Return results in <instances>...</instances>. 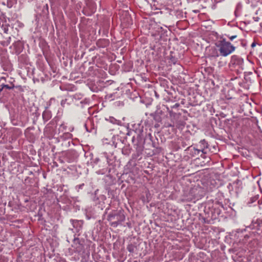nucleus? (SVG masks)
Masks as SVG:
<instances>
[{
  "label": "nucleus",
  "mask_w": 262,
  "mask_h": 262,
  "mask_svg": "<svg viewBox=\"0 0 262 262\" xmlns=\"http://www.w3.org/2000/svg\"><path fill=\"white\" fill-rule=\"evenodd\" d=\"M170 62L173 64H176L177 62V59L174 57H171L170 59Z\"/></svg>",
  "instance_id": "obj_33"
},
{
  "label": "nucleus",
  "mask_w": 262,
  "mask_h": 262,
  "mask_svg": "<svg viewBox=\"0 0 262 262\" xmlns=\"http://www.w3.org/2000/svg\"><path fill=\"white\" fill-rule=\"evenodd\" d=\"M104 42V43H107V40H99V41L97 42V45H98V46H99L100 47H105V45H104V46H102H102H101V45H100V43H101V42Z\"/></svg>",
  "instance_id": "obj_31"
},
{
  "label": "nucleus",
  "mask_w": 262,
  "mask_h": 262,
  "mask_svg": "<svg viewBox=\"0 0 262 262\" xmlns=\"http://www.w3.org/2000/svg\"><path fill=\"white\" fill-rule=\"evenodd\" d=\"M143 130H139V133H137L136 136H134L132 138V143L134 147L136 149V155L137 157L141 156L144 150V138L143 134Z\"/></svg>",
  "instance_id": "obj_4"
},
{
  "label": "nucleus",
  "mask_w": 262,
  "mask_h": 262,
  "mask_svg": "<svg viewBox=\"0 0 262 262\" xmlns=\"http://www.w3.org/2000/svg\"><path fill=\"white\" fill-rule=\"evenodd\" d=\"M186 150L192 157H195L199 156L201 152L199 149H197L194 147H192V146H189Z\"/></svg>",
  "instance_id": "obj_11"
},
{
  "label": "nucleus",
  "mask_w": 262,
  "mask_h": 262,
  "mask_svg": "<svg viewBox=\"0 0 262 262\" xmlns=\"http://www.w3.org/2000/svg\"><path fill=\"white\" fill-rule=\"evenodd\" d=\"M84 243V240L80 239L79 238H74L72 247L76 252L78 253H83L85 251Z\"/></svg>",
  "instance_id": "obj_6"
},
{
  "label": "nucleus",
  "mask_w": 262,
  "mask_h": 262,
  "mask_svg": "<svg viewBox=\"0 0 262 262\" xmlns=\"http://www.w3.org/2000/svg\"><path fill=\"white\" fill-rule=\"evenodd\" d=\"M122 154H124V155H128L129 154V153L128 152V151L126 149H123L122 150Z\"/></svg>",
  "instance_id": "obj_36"
},
{
  "label": "nucleus",
  "mask_w": 262,
  "mask_h": 262,
  "mask_svg": "<svg viewBox=\"0 0 262 262\" xmlns=\"http://www.w3.org/2000/svg\"><path fill=\"white\" fill-rule=\"evenodd\" d=\"M228 38L230 40H233L234 39L236 38L237 37V35H232V36H228Z\"/></svg>",
  "instance_id": "obj_35"
},
{
  "label": "nucleus",
  "mask_w": 262,
  "mask_h": 262,
  "mask_svg": "<svg viewBox=\"0 0 262 262\" xmlns=\"http://www.w3.org/2000/svg\"><path fill=\"white\" fill-rule=\"evenodd\" d=\"M4 20L5 21V23H6L5 16L4 14L2 12L0 14V26H1L2 21H3Z\"/></svg>",
  "instance_id": "obj_24"
},
{
  "label": "nucleus",
  "mask_w": 262,
  "mask_h": 262,
  "mask_svg": "<svg viewBox=\"0 0 262 262\" xmlns=\"http://www.w3.org/2000/svg\"><path fill=\"white\" fill-rule=\"evenodd\" d=\"M50 3L52 4H57L59 5H65L67 4L68 0H50Z\"/></svg>",
  "instance_id": "obj_14"
},
{
  "label": "nucleus",
  "mask_w": 262,
  "mask_h": 262,
  "mask_svg": "<svg viewBox=\"0 0 262 262\" xmlns=\"http://www.w3.org/2000/svg\"><path fill=\"white\" fill-rule=\"evenodd\" d=\"M198 146L200 147L199 149L203 154H206L207 153V149L208 148L209 145L205 139L201 140L200 141Z\"/></svg>",
  "instance_id": "obj_10"
},
{
  "label": "nucleus",
  "mask_w": 262,
  "mask_h": 262,
  "mask_svg": "<svg viewBox=\"0 0 262 262\" xmlns=\"http://www.w3.org/2000/svg\"><path fill=\"white\" fill-rule=\"evenodd\" d=\"M185 122L183 121H178L176 123V126L180 129H183L185 125Z\"/></svg>",
  "instance_id": "obj_17"
},
{
  "label": "nucleus",
  "mask_w": 262,
  "mask_h": 262,
  "mask_svg": "<svg viewBox=\"0 0 262 262\" xmlns=\"http://www.w3.org/2000/svg\"><path fill=\"white\" fill-rule=\"evenodd\" d=\"M244 63V60L242 58L237 55H233L231 57L230 65L234 67H242Z\"/></svg>",
  "instance_id": "obj_7"
},
{
  "label": "nucleus",
  "mask_w": 262,
  "mask_h": 262,
  "mask_svg": "<svg viewBox=\"0 0 262 262\" xmlns=\"http://www.w3.org/2000/svg\"><path fill=\"white\" fill-rule=\"evenodd\" d=\"M109 121L114 124H117L118 125H121L122 124V122L120 120H117L114 118L113 117H110L108 119Z\"/></svg>",
  "instance_id": "obj_16"
},
{
  "label": "nucleus",
  "mask_w": 262,
  "mask_h": 262,
  "mask_svg": "<svg viewBox=\"0 0 262 262\" xmlns=\"http://www.w3.org/2000/svg\"><path fill=\"white\" fill-rule=\"evenodd\" d=\"M217 205L223 207V204H221L218 201H216L211 206L210 204H208L205 207L204 213L201 215L200 218V220L203 223L212 224L213 221L218 217L221 213V210L216 207Z\"/></svg>",
  "instance_id": "obj_1"
},
{
  "label": "nucleus",
  "mask_w": 262,
  "mask_h": 262,
  "mask_svg": "<svg viewBox=\"0 0 262 262\" xmlns=\"http://www.w3.org/2000/svg\"><path fill=\"white\" fill-rule=\"evenodd\" d=\"M257 199V198L255 196V197H252V198H251L250 199V202H249V204H251V203H253L254 202H255Z\"/></svg>",
  "instance_id": "obj_30"
},
{
  "label": "nucleus",
  "mask_w": 262,
  "mask_h": 262,
  "mask_svg": "<svg viewBox=\"0 0 262 262\" xmlns=\"http://www.w3.org/2000/svg\"><path fill=\"white\" fill-rule=\"evenodd\" d=\"M106 163L104 162L103 163V164L101 162L99 164L98 167L100 168L99 170L96 171V173L98 174H105L107 173H110L111 169L110 168L107 167V165L114 166L115 164H114V161L113 160L110 159L108 156H106Z\"/></svg>",
  "instance_id": "obj_5"
},
{
  "label": "nucleus",
  "mask_w": 262,
  "mask_h": 262,
  "mask_svg": "<svg viewBox=\"0 0 262 262\" xmlns=\"http://www.w3.org/2000/svg\"><path fill=\"white\" fill-rule=\"evenodd\" d=\"M157 111H159V115L161 116V115L162 114V111L161 110H157Z\"/></svg>",
  "instance_id": "obj_39"
},
{
  "label": "nucleus",
  "mask_w": 262,
  "mask_h": 262,
  "mask_svg": "<svg viewBox=\"0 0 262 262\" xmlns=\"http://www.w3.org/2000/svg\"><path fill=\"white\" fill-rule=\"evenodd\" d=\"M89 125H92V123H91V121H90V120L86 121V122L84 123V127H85V129L87 132L92 133L93 131L95 130V128L94 127H91V128H89L88 127V126Z\"/></svg>",
  "instance_id": "obj_15"
},
{
  "label": "nucleus",
  "mask_w": 262,
  "mask_h": 262,
  "mask_svg": "<svg viewBox=\"0 0 262 262\" xmlns=\"http://www.w3.org/2000/svg\"><path fill=\"white\" fill-rule=\"evenodd\" d=\"M166 108L170 116V117L174 116V115L176 114V113H174L172 110H170L168 107H166Z\"/></svg>",
  "instance_id": "obj_27"
},
{
  "label": "nucleus",
  "mask_w": 262,
  "mask_h": 262,
  "mask_svg": "<svg viewBox=\"0 0 262 262\" xmlns=\"http://www.w3.org/2000/svg\"><path fill=\"white\" fill-rule=\"evenodd\" d=\"M73 135L72 134L70 133L69 132H66L63 133L62 135L60 136V138L62 140H66L68 139H70L72 138Z\"/></svg>",
  "instance_id": "obj_13"
},
{
  "label": "nucleus",
  "mask_w": 262,
  "mask_h": 262,
  "mask_svg": "<svg viewBox=\"0 0 262 262\" xmlns=\"http://www.w3.org/2000/svg\"><path fill=\"white\" fill-rule=\"evenodd\" d=\"M9 25H8V24H3L2 25V28H3V30L4 32V33H8V28H9Z\"/></svg>",
  "instance_id": "obj_23"
},
{
  "label": "nucleus",
  "mask_w": 262,
  "mask_h": 262,
  "mask_svg": "<svg viewBox=\"0 0 262 262\" xmlns=\"http://www.w3.org/2000/svg\"><path fill=\"white\" fill-rule=\"evenodd\" d=\"M180 106V104L179 103H176V104H174L172 106H171V109H173V108H178Z\"/></svg>",
  "instance_id": "obj_34"
},
{
  "label": "nucleus",
  "mask_w": 262,
  "mask_h": 262,
  "mask_svg": "<svg viewBox=\"0 0 262 262\" xmlns=\"http://www.w3.org/2000/svg\"><path fill=\"white\" fill-rule=\"evenodd\" d=\"M46 8H47V9H48V4L46 5Z\"/></svg>",
  "instance_id": "obj_41"
},
{
  "label": "nucleus",
  "mask_w": 262,
  "mask_h": 262,
  "mask_svg": "<svg viewBox=\"0 0 262 262\" xmlns=\"http://www.w3.org/2000/svg\"><path fill=\"white\" fill-rule=\"evenodd\" d=\"M17 43H20V42H19V41H18V42H17Z\"/></svg>",
  "instance_id": "obj_44"
},
{
  "label": "nucleus",
  "mask_w": 262,
  "mask_h": 262,
  "mask_svg": "<svg viewBox=\"0 0 262 262\" xmlns=\"http://www.w3.org/2000/svg\"><path fill=\"white\" fill-rule=\"evenodd\" d=\"M215 45L220 52V55L223 57L231 54L235 50V47L230 42L226 41V39L223 37L217 40Z\"/></svg>",
  "instance_id": "obj_2"
},
{
  "label": "nucleus",
  "mask_w": 262,
  "mask_h": 262,
  "mask_svg": "<svg viewBox=\"0 0 262 262\" xmlns=\"http://www.w3.org/2000/svg\"><path fill=\"white\" fill-rule=\"evenodd\" d=\"M168 126H172V125L170 124L169 125H168Z\"/></svg>",
  "instance_id": "obj_45"
},
{
  "label": "nucleus",
  "mask_w": 262,
  "mask_h": 262,
  "mask_svg": "<svg viewBox=\"0 0 262 262\" xmlns=\"http://www.w3.org/2000/svg\"><path fill=\"white\" fill-rule=\"evenodd\" d=\"M148 136L149 140H150V141L151 142V146L152 147L157 148V147L156 146V143L155 142H154V141L152 139V137L151 134H148Z\"/></svg>",
  "instance_id": "obj_20"
},
{
  "label": "nucleus",
  "mask_w": 262,
  "mask_h": 262,
  "mask_svg": "<svg viewBox=\"0 0 262 262\" xmlns=\"http://www.w3.org/2000/svg\"><path fill=\"white\" fill-rule=\"evenodd\" d=\"M259 25L260 28H262V22L260 23Z\"/></svg>",
  "instance_id": "obj_40"
},
{
  "label": "nucleus",
  "mask_w": 262,
  "mask_h": 262,
  "mask_svg": "<svg viewBox=\"0 0 262 262\" xmlns=\"http://www.w3.org/2000/svg\"><path fill=\"white\" fill-rule=\"evenodd\" d=\"M210 55H211V56L214 57H217L219 56V54L217 51L215 49L213 50L212 53Z\"/></svg>",
  "instance_id": "obj_25"
},
{
  "label": "nucleus",
  "mask_w": 262,
  "mask_h": 262,
  "mask_svg": "<svg viewBox=\"0 0 262 262\" xmlns=\"http://www.w3.org/2000/svg\"><path fill=\"white\" fill-rule=\"evenodd\" d=\"M137 249V247L133 244H130L127 246V250L130 253H134Z\"/></svg>",
  "instance_id": "obj_18"
},
{
  "label": "nucleus",
  "mask_w": 262,
  "mask_h": 262,
  "mask_svg": "<svg viewBox=\"0 0 262 262\" xmlns=\"http://www.w3.org/2000/svg\"><path fill=\"white\" fill-rule=\"evenodd\" d=\"M70 222L73 225V227L75 229L76 232H79L82 227L83 222L82 220H77L71 219Z\"/></svg>",
  "instance_id": "obj_9"
},
{
  "label": "nucleus",
  "mask_w": 262,
  "mask_h": 262,
  "mask_svg": "<svg viewBox=\"0 0 262 262\" xmlns=\"http://www.w3.org/2000/svg\"><path fill=\"white\" fill-rule=\"evenodd\" d=\"M42 119L45 122H47L52 117V114L51 111L46 110L42 113Z\"/></svg>",
  "instance_id": "obj_12"
},
{
  "label": "nucleus",
  "mask_w": 262,
  "mask_h": 262,
  "mask_svg": "<svg viewBox=\"0 0 262 262\" xmlns=\"http://www.w3.org/2000/svg\"><path fill=\"white\" fill-rule=\"evenodd\" d=\"M15 89L16 90H17V92H23L24 91V88L20 85H15L14 84V87H13V89Z\"/></svg>",
  "instance_id": "obj_21"
},
{
  "label": "nucleus",
  "mask_w": 262,
  "mask_h": 262,
  "mask_svg": "<svg viewBox=\"0 0 262 262\" xmlns=\"http://www.w3.org/2000/svg\"><path fill=\"white\" fill-rule=\"evenodd\" d=\"M158 29H162V27H160V28H158Z\"/></svg>",
  "instance_id": "obj_43"
},
{
  "label": "nucleus",
  "mask_w": 262,
  "mask_h": 262,
  "mask_svg": "<svg viewBox=\"0 0 262 262\" xmlns=\"http://www.w3.org/2000/svg\"><path fill=\"white\" fill-rule=\"evenodd\" d=\"M256 43L254 41V42H252L251 46L252 48H254V47L256 46Z\"/></svg>",
  "instance_id": "obj_38"
},
{
  "label": "nucleus",
  "mask_w": 262,
  "mask_h": 262,
  "mask_svg": "<svg viewBox=\"0 0 262 262\" xmlns=\"http://www.w3.org/2000/svg\"><path fill=\"white\" fill-rule=\"evenodd\" d=\"M84 186V184L82 183L81 184H80L79 185H77L75 187V189L77 191H79L80 189H82Z\"/></svg>",
  "instance_id": "obj_26"
},
{
  "label": "nucleus",
  "mask_w": 262,
  "mask_h": 262,
  "mask_svg": "<svg viewBox=\"0 0 262 262\" xmlns=\"http://www.w3.org/2000/svg\"><path fill=\"white\" fill-rule=\"evenodd\" d=\"M195 189H191L187 193H185L183 201L185 202H191L195 200L196 199V195L195 194Z\"/></svg>",
  "instance_id": "obj_8"
},
{
  "label": "nucleus",
  "mask_w": 262,
  "mask_h": 262,
  "mask_svg": "<svg viewBox=\"0 0 262 262\" xmlns=\"http://www.w3.org/2000/svg\"><path fill=\"white\" fill-rule=\"evenodd\" d=\"M253 19L255 21H258L259 20V18L258 17H254Z\"/></svg>",
  "instance_id": "obj_37"
},
{
  "label": "nucleus",
  "mask_w": 262,
  "mask_h": 262,
  "mask_svg": "<svg viewBox=\"0 0 262 262\" xmlns=\"http://www.w3.org/2000/svg\"><path fill=\"white\" fill-rule=\"evenodd\" d=\"M101 159L98 158H96L94 160V163L96 165H98L101 163Z\"/></svg>",
  "instance_id": "obj_28"
},
{
  "label": "nucleus",
  "mask_w": 262,
  "mask_h": 262,
  "mask_svg": "<svg viewBox=\"0 0 262 262\" xmlns=\"http://www.w3.org/2000/svg\"><path fill=\"white\" fill-rule=\"evenodd\" d=\"M74 129V128L73 127L72 129L70 130V131H72Z\"/></svg>",
  "instance_id": "obj_42"
},
{
  "label": "nucleus",
  "mask_w": 262,
  "mask_h": 262,
  "mask_svg": "<svg viewBox=\"0 0 262 262\" xmlns=\"http://www.w3.org/2000/svg\"><path fill=\"white\" fill-rule=\"evenodd\" d=\"M66 125L64 124H62L60 125V127H59V129L60 130H62V131H63L64 130H66Z\"/></svg>",
  "instance_id": "obj_32"
},
{
  "label": "nucleus",
  "mask_w": 262,
  "mask_h": 262,
  "mask_svg": "<svg viewBox=\"0 0 262 262\" xmlns=\"http://www.w3.org/2000/svg\"><path fill=\"white\" fill-rule=\"evenodd\" d=\"M256 223L257 224L258 227L262 226V219H258L256 222Z\"/></svg>",
  "instance_id": "obj_29"
},
{
  "label": "nucleus",
  "mask_w": 262,
  "mask_h": 262,
  "mask_svg": "<svg viewBox=\"0 0 262 262\" xmlns=\"http://www.w3.org/2000/svg\"><path fill=\"white\" fill-rule=\"evenodd\" d=\"M125 220L124 211L122 210H113L107 216V220L110 225L114 227H117Z\"/></svg>",
  "instance_id": "obj_3"
},
{
  "label": "nucleus",
  "mask_w": 262,
  "mask_h": 262,
  "mask_svg": "<svg viewBox=\"0 0 262 262\" xmlns=\"http://www.w3.org/2000/svg\"><path fill=\"white\" fill-rule=\"evenodd\" d=\"M154 119L158 122H160L162 121V118L161 116L159 115V112L156 111L154 115Z\"/></svg>",
  "instance_id": "obj_19"
},
{
  "label": "nucleus",
  "mask_w": 262,
  "mask_h": 262,
  "mask_svg": "<svg viewBox=\"0 0 262 262\" xmlns=\"http://www.w3.org/2000/svg\"><path fill=\"white\" fill-rule=\"evenodd\" d=\"M68 100H69V99H67V98L61 100V103H60L62 107H65L66 105H69L70 104V103L68 102Z\"/></svg>",
  "instance_id": "obj_22"
}]
</instances>
